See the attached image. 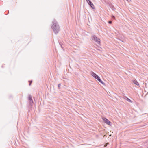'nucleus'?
<instances>
[{
	"label": "nucleus",
	"instance_id": "2eb2a0df",
	"mask_svg": "<svg viewBox=\"0 0 148 148\" xmlns=\"http://www.w3.org/2000/svg\"><path fill=\"white\" fill-rule=\"evenodd\" d=\"M122 41L123 42H124L123 41Z\"/></svg>",
	"mask_w": 148,
	"mask_h": 148
},
{
	"label": "nucleus",
	"instance_id": "f03ea898",
	"mask_svg": "<svg viewBox=\"0 0 148 148\" xmlns=\"http://www.w3.org/2000/svg\"><path fill=\"white\" fill-rule=\"evenodd\" d=\"M91 75L93 76L95 78L97 79L98 81L100 82L102 84L104 85V83L101 80L100 77L95 73L92 72L91 74Z\"/></svg>",
	"mask_w": 148,
	"mask_h": 148
},
{
	"label": "nucleus",
	"instance_id": "6e6552de",
	"mask_svg": "<svg viewBox=\"0 0 148 148\" xmlns=\"http://www.w3.org/2000/svg\"><path fill=\"white\" fill-rule=\"evenodd\" d=\"M126 100L128 102H130V103H132V101L129 98H128L127 97H126Z\"/></svg>",
	"mask_w": 148,
	"mask_h": 148
},
{
	"label": "nucleus",
	"instance_id": "9d476101",
	"mask_svg": "<svg viewBox=\"0 0 148 148\" xmlns=\"http://www.w3.org/2000/svg\"><path fill=\"white\" fill-rule=\"evenodd\" d=\"M29 86H30V85H31V83H32V81H29Z\"/></svg>",
	"mask_w": 148,
	"mask_h": 148
},
{
	"label": "nucleus",
	"instance_id": "ddd939ff",
	"mask_svg": "<svg viewBox=\"0 0 148 148\" xmlns=\"http://www.w3.org/2000/svg\"><path fill=\"white\" fill-rule=\"evenodd\" d=\"M112 18L114 19H115V17L113 15L112 16Z\"/></svg>",
	"mask_w": 148,
	"mask_h": 148
},
{
	"label": "nucleus",
	"instance_id": "9b49d317",
	"mask_svg": "<svg viewBox=\"0 0 148 148\" xmlns=\"http://www.w3.org/2000/svg\"><path fill=\"white\" fill-rule=\"evenodd\" d=\"M108 23L109 24H111L112 23V21H109L108 22Z\"/></svg>",
	"mask_w": 148,
	"mask_h": 148
},
{
	"label": "nucleus",
	"instance_id": "4468645a",
	"mask_svg": "<svg viewBox=\"0 0 148 148\" xmlns=\"http://www.w3.org/2000/svg\"><path fill=\"white\" fill-rule=\"evenodd\" d=\"M106 145H105V146H105V147H106Z\"/></svg>",
	"mask_w": 148,
	"mask_h": 148
},
{
	"label": "nucleus",
	"instance_id": "20e7f679",
	"mask_svg": "<svg viewBox=\"0 0 148 148\" xmlns=\"http://www.w3.org/2000/svg\"><path fill=\"white\" fill-rule=\"evenodd\" d=\"M87 3H88V5L93 9H95L94 6L92 3V2L90 1V0H86Z\"/></svg>",
	"mask_w": 148,
	"mask_h": 148
},
{
	"label": "nucleus",
	"instance_id": "f257e3e1",
	"mask_svg": "<svg viewBox=\"0 0 148 148\" xmlns=\"http://www.w3.org/2000/svg\"><path fill=\"white\" fill-rule=\"evenodd\" d=\"M51 27L54 32L56 34L58 33L60 30V28L58 23L55 20H54L53 21Z\"/></svg>",
	"mask_w": 148,
	"mask_h": 148
},
{
	"label": "nucleus",
	"instance_id": "423d86ee",
	"mask_svg": "<svg viewBox=\"0 0 148 148\" xmlns=\"http://www.w3.org/2000/svg\"><path fill=\"white\" fill-rule=\"evenodd\" d=\"M134 83L137 85H139V84L138 82L136 80H134L133 81Z\"/></svg>",
	"mask_w": 148,
	"mask_h": 148
},
{
	"label": "nucleus",
	"instance_id": "7ed1b4c3",
	"mask_svg": "<svg viewBox=\"0 0 148 148\" xmlns=\"http://www.w3.org/2000/svg\"><path fill=\"white\" fill-rule=\"evenodd\" d=\"M92 40L96 42L97 43L99 44L100 43V40L99 39L97 38L96 35H93L91 36Z\"/></svg>",
	"mask_w": 148,
	"mask_h": 148
},
{
	"label": "nucleus",
	"instance_id": "0eeeda50",
	"mask_svg": "<svg viewBox=\"0 0 148 148\" xmlns=\"http://www.w3.org/2000/svg\"><path fill=\"white\" fill-rule=\"evenodd\" d=\"M28 100L29 101L32 100V97L30 95H28Z\"/></svg>",
	"mask_w": 148,
	"mask_h": 148
},
{
	"label": "nucleus",
	"instance_id": "39448f33",
	"mask_svg": "<svg viewBox=\"0 0 148 148\" xmlns=\"http://www.w3.org/2000/svg\"><path fill=\"white\" fill-rule=\"evenodd\" d=\"M103 119L104 121L107 124L110 126L111 125L112 123L106 118H103Z\"/></svg>",
	"mask_w": 148,
	"mask_h": 148
},
{
	"label": "nucleus",
	"instance_id": "f8f14e48",
	"mask_svg": "<svg viewBox=\"0 0 148 148\" xmlns=\"http://www.w3.org/2000/svg\"><path fill=\"white\" fill-rule=\"evenodd\" d=\"M61 85V84H58V87L59 88V87H60V86Z\"/></svg>",
	"mask_w": 148,
	"mask_h": 148
},
{
	"label": "nucleus",
	"instance_id": "1a4fd4ad",
	"mask_svg": "<svg viewBox=\"0 0 148 148\" xmlns=\"http://www.w3.org/2000/svg\"><path fill=\"white\" fill-rule=\"evenodd\" d=\"M29 102L31 106H32V104H33V101L32 100H32L29 101Z\"/></svg>",
	"mask_w": 148,
	"mask_h": 148
}]
</instances>
